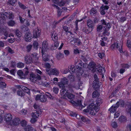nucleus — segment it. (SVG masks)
<instances>
[{"mask_svg": "<svg viewBox=\"0 0 131 131\" xmlns=\"http://www.w3.org/2000/svg\"><path fill=\"white\" fill-rule=\"evenodd\" d=\"M40 48L41 49V52L43 60L45 61H48V55L46 54V51L48 49V42L46 41H44L42 44V48Z\"/></svg>", "mask_w": 131, "mask_h": 131, "instance_id": "1", "label": "nucleus"}, {"mask_svg": "<svg viewBox=\"0 0 131 131\" xmlns=\"http://www.w3.org/2000/svg\"><path fill=\"white\" fill-rule=\"evenodd\" d=\"M14 18V14L12 12H4L1 14L0 16V24L4 23L6 19H13Z\"/></svg>", "mask_w": 131, "mask_h": 131, "instance_id": "2", "label": "nucleus"}, {"mask_svg": "<svg viewBox=\"0 0 131 131\" xmlns=\"http://www.w3.org/2000/svg\"><path fill=\"white\" fill-rule=\"evenodd\" d=\"M88 109L84 110V111L85 112H90V113L93 115H94L95 114L92 111H93V110H94L96 112H98L99 110V108L98 107H96L95 105L93 103H91L88 106Z\"/></svg>", "mask_w": 131, "mask_h": 131, "instance_id": "3", "label": "nucleus"}, {"mask_svg": "<svg viewBox=\"0 0 131 131\" xmlns=\"http://www.w3.org/2000/svg\"><path fill=\"white\" fill-rule=\"evenodd\" d=\"M17 73L21 78L25 79L29 73L28 69L26 67L24 69L23 71L21 70H19L17 71Z\"/></svg>", "mask_w": 131, "mask_h": 131, "instance_id": "4", "label": "nucleus"}, {"mask_svg": "<svg viewBox=\"0 0 131 131\" xmlns=\"http://www.w3.org/2000/svg\"><path fill=\"white\" fill-rule=\"evenodd\" d=\"M30 80L34 82H36L37 81L40 80L41 79L40 76L37 74H35L31 73L30 74Z\"/></svg>", "mask_w": 131, "mask_h": 131, "instance_id": "5", "label": "nucleus"}, {"mask_svg": "<svg viewBox=\"0 0 131 131\" xmlns=\"http://www.w3.org/2000/svg\"><path fill=\"white\" fill-rule=\"evenodd\" d=\"M35 99L36 100H39L42 102H45L47 101V98L45 95L38 94L36 96Z\"/></svg>", "mask_w": 131, "mask_h": 131, "instance_id": "6", "label": "nucleus"}, {"mask_svg": "<svg viewBox=\"0 0 131 131\" xmlns=\"http://www.w3.org/2000/svg\"><path fill=\"white\" fill-rule=\"evenodd\" d=\"M97 67L95 70V72L98 74L102 75V78H103L104 77V73L105 71V68L102 67Z\"/></svg>", "mask_w": 131, "mask_h": 131, "instance_id": "7", "label": "nucleus"}, {"mask_svg": "<svg viewBox=\"0 0 131 131\" xmlns=\"http://www.w3.org/2000/svg\"><path fill=\"white\" fill-rule=\"evenodd\" d=\"M72 104L73 106L75 107H79V108L80 110H81L82 108L84 107H85V105L84 106L83 105H82V102L81 100H78L77 101V102H75L74 101H72Z\"/></svg>", "mask_w": 131, "mask_h": 131, "instance_id": "8", "label": "nucleus"}, {"mask_svg": "<svg viewBox=\"0 0 131 131\" xmlns=\"http://www.w3.org/2000/svg\"><path fill=\"white\" fill-rule=\"evenodd\" d=\"M41 31L38 28H37L33 31V38H37L39 37L41 34Z\"/></svg>", "mask_w": 131, "mask_h": 131, "instance_id": "9", "label": "nucleus"}, {"mask_svg": "<svg viewBox=\"0 0 131 131\" xmlns=\"http://www.w3.org/2000/svg\"><path fill=\"white\" fill-rule=\"evenodd\" d=\"M83 63L82 62H78L75 63V65L76 66L77 69L76 70L78 73H80L81 74L82 73V68L81 67Z\"/></svg>", "mask_w": 131, "mask_h": 131, "instance_id": "10", "label": "nucleus"}, {"mask_svg": "<svg viewBox=\"0 0 131 131\" xmlns=\"http://www.w3.org/2000/svg\"><path fill=\"white\" fill-rule=\"evenodd\" d=\"M20 122V119L18 118H16L10 122V124L12 126H16L19 125Z\"/></svg>", "mask_w": 131, "mask_h": 131, "instance_id": "11", "label": "nucleus"}, {"mask_svg": "<svg viewBox=\"0 0 131 131\" xmlns=\"http://www.w3.org/2000/svg\"><path fill=\"white\" fill-rule=\"evenodd\" d=\"M87 25L90 29L91 31H92L94 27L93 21L90 19H89L87 21Z\"/></svg>", "mask_w": 131, "mask_h": 131, "instance_id": "12", "label": "nucleus"}, {"mask_svg": "<svg viewBox=\"0 0 131 131\" xmlns=\"http://www.w3.org/2000/svg\"><path fill=\"white\" fill-rule=\"evenodd\" d=\"M25 40L26 42H29L31 41L32 37L30 32H28L26 33L25 34Z\"/></svg>", "mask_w": 131, "mask_h": 131, "instance_id": "13", "label": "nucleus"}, {"mask_svg": "<svg viewBox=\"0 0 131 131\" xmlns=\"http://www.w3.org/2000/svg\"><path fill=\"white\" fill-rule=\"evenodd\" d=\"M95 63L93 62H90L88 65L89 69L91 70L92 72H95V70L96 68H95Z\"/></svg>", "mask_w": 131, "mask_h": 131, "instance_id": "14", "label": "nucleus"}, {"mask_svg": "<svg viewBox=\"0 0 131 131\" xmlns=\"http://www.w3.org/2000/svg\"><path fill=\"white\" fill-rule=\"evenodd\" d=\"M25 61L27 64L31 63L33 62L32 59V57L29 55H27L25 57Z\"/></svg>", "mask_w": 131, "mask_h": 131, "instance_id": "15", "label": "nucleus"}, {"mask_svg": "<svg viewBox=\"0 0 131 131\" xmlns=\"http://www.w3.org/2000/svg\"><path fill=\"white\" fill-rule=\"evenodd\" d=\"M94 80L93 83V86L98 85L99 84V79L98 78L96 74L94 75Z\"/></svg>", "mask_w": 131, "mask_h": 131, "instance_id": "16", "label": "nucleus"}, {"mask_svg": "<svg viewBox=\"0 0 131 131\" xmlns=\"http://www.w3.org/2000/svg\"><path fill=\"white\" fill-rule=\"evenodd\" d=\"M58 33L54 31L51 34V37L53 41H57L58 39Z\"/></svg>", "mask_w": 131, "mask_h": 131, "instance_id": "17", "label": "nucleus"}, {"mask_svg": "<svg viewBox=\"0 0 131 131\" xmlns=\"http://www.w3.org/2000/svg\"><path fill=\"white\" fill-rule=\"evenodd\" d=\"M59 71L57 69H52L51 71L48 73V74L49 75H57L59 74Z\"/></svg>", "mask_w": 131, "mask_h": 131, "instance_id": "18", "label": "nucleus"}, {"mask_svg": "<svg viewBox=\"0 0 131 131\" xmlns=\"http://www.w3.org/2000/svg\"><path fill=\"white\" fill-rule=\"evenodd\" d=\"M5 120L7 122L11 121L12 118V116L11 114L8 113L6 114L5 116Z\"/></svg>", "mask_w": 131, "mask_h": 131, "instance_id": "19", "label": "nucleus"}, {"mask_svg": "<svg viewBox=\"0 0 131 131\" xmlns=\"http://www.w3.org/2000/svg\"><path fill=\"white\" fill-rule=\"evenodd\" d=\"M60 95L62 96H63V98H65L68 94V92L66 91V89H62L60 91Z\"/></svg>", "mask_w": 131, "mask_h": 131, "instance_id": "20", "label": "nucleus"}, {"mask_svg": "<svg viewBox=\"0 0 131 131\" xmlns=\"http://www.w3.org/2000/svg\"><path fill=\"white\" fill-rule=\"evenodd\" d=\"M117 105L116 104L114 106L112 105L111 108L109 110V111H110L111 113H114L115 112L116 110V109L118 107L116 106Z\"/></svg>", "mask_w": 131, "mask_h": 131, "instance_id": "21", "label": "nucleus"}, {"mask_svg": "<svg viewBox=\"0 0 131 131\" xmlns=\"http://www.w3.org/2000/svg\"><path fill=\"white\" fill-rule=\"evenodd\" d=\"M24 129L26 131H36L35 129H33V128L29 125L26 126L24 128Z\"/></svg>", "mask_w": 131, "mask_h": 131, "instance_id": "22", "label": "nucleus"}, {"mask_svg": "<svg viewBox=\"0 0 131 131\" xmlns=\"http://www.w3.org/2000/svg\"><path fill=\"white\" fill-rule=\"evenodd\" d=\"M64 57V54L60 52H58L56 55V58L58 60H60Z\"/></svg>", "mask_w": 131, "mask_h": 131, "instance_id": "23", "label": "nucleus"}, {"mask_svg": "<svg viewBox=\"0 0 131 131\" xmlns=\"http://www.w3.org/2000/svg\"><path fill=\"white\" fill-rule=\"evenodd\" d=\"M109 29H108L107 28H104L103 31V34L104 35H106L107 36H108L110 35V32H109Z\"/></svg>", "mask_w": 131, "mask_h": 131, "instance_id": "24", "label": "nucleus"}, {"mask_svg": "<svg viewBox=\"0 0 131 131\" xmlns=\"http://www.w3.org/2000/svg\"><path fill=\"white\" fill-rule=\"evenodd\" d=\"M54 45H52L51 47V49L54 50L56 49L58 47L59 43L57 41H54Z\"/></svg>", "mask_w": 131, "mask_h": 131, "instance_id": "25", "label": "nucleus"}, {"mask_svg": "<svg viewBox=\"0 0 131 131\" xmlns=\"http://www.w3.org/2000/svg\"><path fill=\"white\" fill-rule=\"evenodd\" d=\"M68 68L69 71L71 73L75 72V68L73 66L71 65L70 66H69Z\"/></svg>", "mask_w": 131, "mask_h": 131, "instance_id": "26", "label": "nucleus"}, {"mask_svg": "<svg viewBox=\"0 0 131 131\" xmlns=\"http://www.w3.org/2000/svg\"><path fill=\"white\" fill-rule=\"evenodd\" d=\"M116 106H117L118 107L120 105L121 106L123 107L124 106L125 104L124 101L122 100H120L119 101L117 102L116 104Z\"/></svg>", "mask_w": 131, "mask_h": 131, "instance_id": "27", "label": "nucleus"}, {"mask_svg": "<svg viewBox=\"0 0 131 131\" xmlns=\"http://www.w3.org/2000/svg\"><path fill=\"white\" fill-rule=\"evenodd\" d=\"M16 2L17 0H9L8 2V4L14 6L16 5Z\"/></svg>", "mask_w": 131, "mask_h": 131, "instance_id": "28", "label": "nucleus"}, {"mask_svg": "<svg viewBox=\"0 0 131 131\" xmlns=\"http://www.w3.org/2000/svg\"><path fill=\"white\" fill-rule=\"evenodd\" d=\"M39 111H36V112L33 113L32 114V117H35L36 118H38L39 115Z\"/></svg>", "mask_w": 131, "mask_h": 131, "instance_id": "29", "label": "nucleus"}, {"mask_svg": "<svg viewBox=\"0 0 131 131\" xmlns=\"http://www.w3.org/2000/svg\"><path fill=\"white\" fill-rule=\"evenodd\" d=\"M17 94L18 96L23 97L24 96L25 93L20 89H19L17 91Z\"/></svg>", "mask_w": 131, "mask_h": 131, "instance_id": "30", "label": "nucleus"}, {"mask_svg": "<svg viewBox=\"0 0 131 131\" xmlns=\"http://www.w3.org/2000/svg\"><path fill=\"white\" fill-rule=\"evenodd\" d=\"M118 120L121 122H124L126 121L127 118L125 116H122L119 117Z\"/></svg>", "mask_w": 131, "mask_h": 131, "instance_id": "31", "label": "nucleus"}, {"mask_svg": "<svg viewBox=\"0 0 131 131\" xmlns=\"http://www.w3.org/2000/svg\"><path fill=\"white\" fill-rule=\"evenodd\" d=\"M67 96L70 100H73L74 99L75 95L71 93L68 92V94Z\"/></svg>", "mask_w": 131, "mask_h": 131, "instance_id": "32", "label": "nucleus"}, {"mask_svg": "<svg viewBox=\"0 0 131 131\" xmlns=\"http://www.w3.org/2000/svg\"><path fill=\"white\" fill-rule=\"evenodd\" d=\"M78 117H79L80 118H77V119H81V120L82 121L84 122H85L87 121L88 120V119L87 118H86L82 116H80V115H78Z\"/></svg>", "mask_w": 131, "mask_h": 131, "instance_id": "33", "label": "nucleus"}, {"mask_svg": "<svg viewBox=\"0 0 131 131\" xmlns=\"http://www.w3.org/2000/svg\"><path fill=\"white\" fill-rule=\"evenodd\" d=\"M7 24L10 26H13L16 24L15 21L12 20H11L7 22Z\"/></svg>", "mask_w": 131, "mask_h": 131, "instance_id": "34", "label": "nucleus"}, {"mask_svg": "<svg viewBox=\"0 0 131 131\" xmlns=\"http://www.w3.org/2000/svg\"><path fill=\"white\" fill-rule=\"evenodd\" d=\"M33 48L36 50H37L39 47V44L38 42L35 41L33 43Z\"/></svg>", "mask_w": 131, "mask_h": 131, "instance_id": "35", "label": "nucleus"}, {"mask_svg": "<svg viewBox=\"0 0 131 131\" xmlns=\"http://www.w3.org/2000/svg\"><path fill=\"white\" fill-rule=\"evenodd\" d=\"M100 95L99 93L97 91H94L92 94V97L93 98L96 97L97 96H99Z\"/></svg>", "mask_w": 131, "mask_h": 131, "instance_id": "36", "label": "nucleus"}, {"mask_svg": "<svg viewBox=\"0 0 131 131\" xmlns=\"http://www.w3.org/2000/svg\"><path fill=\"white\" fill-rule=\"evenodd\" d=\"M102 103V100L100 98H97L96 100V103L97 106L100 105Z\"/></svg>", "mask_w": 131, "mask_h": 131, "instance_id": "37", "label": "nucleus"}, {"mask_svg": "<svg viewBox=\"0 0 131 131\" xmlns=\"http://www.w3.org/2000/svg\"><path fill=\"white\" fill-rule=\"evenodd\" d=\"M6 84L4 82H0V88L3 89L6 87Z\"/></svg>", "mask_w": 131, "mask_h": 131, "instance_id": "38", "label": "nucleus"}, {"mask_svg": "<svg viewBox=\"0 0 131 131\" xmlns=\"http://www.w3.org/2000/svg\"><path fill=\"white\" fill-rule=\"evenodd\" d=\"M31 55L32 57L33 58V59L35 60H37L38 59V57L37 56V54L36 53H34L31 54Z\"/></svg>", "mask_w": 131, "mask_h": 131, "instance_id": "39", "label": "nucleus"}, {"mask_svg": "<svg viewBox=\"0 0 131 131\" xmlns=\"http://www.w3.org/2000/svg\"><path fill=\"white\" fill-rule=\"evenodd\" d=\"M116 48L118 49V50L121 52H124L123 51L122 49V46H121V45L118 43H117L116 44Z\"/></svg>", "mask_w": 131, "mask_h": 131, "instance_id": "40", "label": "nucleus"}, {"mask_svg": "<svg viewBox=\"0 0 131 131\" xmlns=\"http://www.w3.org/2000/svg\"><path fill=\"white\" fill-rule=\"evenodd\" d=\"M32 47V45H28L26 46V50L28 52H30Z\"/></svg>", "mask_w": 131, "mask_h": 131, "instance_id": "41", "label": "nucleus"}, {"mask_svg": "<svg viewBox=\"0 0 131 131\" xmlns=\"http://www.w3.org/2000/svg\"><path fill=\"white\" fill-rule=\"evenodd\" d=\"M18 88L19 89H21V90L23 91H25L27 90L28 91V89L27 87L22 85L18 86Z\"/></svg>", "mask_w": 131, "mask_h": 131, "instance_id": "42", "label": "nucleus"}, {"mask_svg": "<svg viewBox=\"0 0 131 131\" xmlns=\"http://www.w3.org/2000/svg\"><path fill=\"white\" fill-rule=\"evenodd\" d=\"M82 31L85 33L87 34L89 33L91 31L90 29V30H89L86 27H84L82 29Z\"/></svg>", "mask_w": 131, "mask_h": 131, "instance_id": "43", "label": "nucleus"}, {"mask_svg": "<svg viewBox=\"0 0 131 131\" xmlns=\"http://www.w3.org/2000/svg\"><path fill=\"white\" fill-rule=\"evenodd\" d=\"M126 112L128 114H131V105H128V108L126 109Z\"/></svg>", "mask_w": 131, "mask_h": 131, "instance_id": "44", "label": "nucleus"}, {"mask_svg": "<svg viewBox=\"0 0 131 131\" xmlns=\"http://www.w3.org/2000/svg\"><path fill=\"white\" fill-rule=\"evenodd\" d=\"M62 80V82L64 84H67L68 83V80L65 77L63 78Z\"/></svg>", "mask_w": 131, "mask_h": 131, "instance_id": "45", "label": "nucleus"}, {"mask_svg": "<svg viewBox=\"0 0 131 131\" xmlns=\"http://www.w3.org/2000/svg\"><path fill=\"white\" fill-rule=\"evenodd\" d=\"M96 13L97 11L96 9L95 8H93L91 10L90 14L92 15H93L95 14Z\"/></svg>", "mask_w": 131, "mask_h": 131, "instance_id": "46", "label": "nucleus"}, {"mask_svg": "<svg viewBox=\"0 0 131 131\" xmlns=\"http://www.w3.org/2000/svg\"><path fill=\"white\" fill-rule=\"evenodd\" d=\"M24 64L22 62H19L17 64V67L19 68H23L24 67Z\"/></svg>", "mask_w": 131, "mask_h": 131, "instance_id": "47", "label": "nucleus"}, {"mask_svg": "<svg viewBox=\"0 0 131 131\" xmlns=\"http://www.w3.org/2000/svg\"><path fill=\"white\" fill-rule=\"evenodd\" d=\"M59 85L60 88H61L62 89H66L65 88V86L64 84L62 82L60 83L59 84Z\"/></svg>", "mask_w": 131, "mask_h": 131, "instance_id": "48", "label": "nucleus"}, {"mask_svg": "<svg viewBox=\"0 0 131 131\" xmlns=\"http://www.w3.org/2000/svg\"><path fill=\"white\" fill-rule=\"evenodd\" d=\"M122 67L123 69H128L129 67V66L127 64H121Z\"/></svg>", "mask_w": 131, "mask_h": 131, "instance_id": "49", "label": "nucleus"}, {"mask_svg": "<svg viewBox=\"0 0 131 131\" xmlns=\"http://www.w3.org/2000/svg\"><path fill=\"white\" fill-rule=\"evenodd\" d=\"M103 28L102 25H99L97 26V31H100L102 30Z\"/></svg>", "mask_w": 131, "mask_h": 131, "instance_id": "50", "label": "nucleus"}, {"mask_svg": "<svg viewBox=\"0 0 131 131\" xmlns=\"http://www.w3.org/2000/svg\"><path fill=\"white\" fill-rule=\"evenodd\" d=\"M16 34L17 37H20L21 36V33L20 31L18 29H17L16 31Z\"/></svg>", "mask_w": 131, "mask_h": 131, "instance_id": "51", "label": "nucleus"}, {"mask_svg": "<svg viewBox=\"0 0 131 131\" xmlns=\"http://www.w3.org/2000/svg\"><path fill=\"white\" fill-rule=\"evenodd\" d=\"M53 92L55 94H57L58 93L59 91V89L57 87H54L53 89Z\"/></svg>", "mask_w": 131, "mask_h": 131, "instance_id": "52", "label": "nucleus"}, {"mask_svg": "<svg viewBox=\"0 0 131 131\" xmlns=\"http://www.w3.org/2000/svg\"><path fill=\"white\" fill-rule=\"evenodd\" d=\"M68 78L71 81H74L75 79V77L72 75H69L68 76Z\"/></svg>", "mask_w": 131, "mask_h": 131, "instance_id": "53", "label": "nucleus"}, {"mask_svg": "<svg viewBox=\"0 0 131 131\" xmlns=\"http://www.w3.org/2000/svg\"><path fill=\"white\" fill-rule=\"evenodd\" d=\"M4 35L5 36V37H3L2 38L3 39H6L7 38V37L8 36V33L7 32V31H5V32L4 31Z\"/></svg>", "mask_w": 131, "mask_h": 131, "instance_id": "54", "label": "nucleus"}, {"mask_svg": "<svg viewBox=\"0 0 131 131\" xmlns=\"http://www.w3.org/2000/svg\"><path fill=\"white\" fill-rule=\"evenodd\" d=\"M65 4V2L63 1L62 0L61 1L59 2L58 5L60 6H64Z\"/></svg>", "mask_w": 131, "mask_h": 131, "instance_id": "55", "label": "nucleus"}, {"mask_svg": "<svg viewBox=\"0 0 131 131\" xmlns=\"http://www.w3.org/2000/svg\"><path fill=\"white\" fill-rule=\"evenodd\" d=\"M111 125L112 127L114 128H116L117 127V124L115 122H112Z\"/></svg>", "mask_w": 131, "mask_h": 131, "instance_id": "56", "label": "nucleus"}, {"mask_svg": "<svg viewBox=\"0 0 131 131\" xmlns=\"http://www.w3.org/2000/svg\"><path fill=\"white\" fill-rule=\"evenodd\" d=\"M34 108L36 110L38 111L40 109V106L38 105L35 104L34 105Z\"/></svg>", "mask_w": 131, "mask_h": 131, "instance_id": "57", "label": "nucleus"}, {"mask_svg": "<svg viewBox=\"0 0 131 131\" xmlns=\"http://www.w3.org/2000/svg\"><path fill=\"white\" fill-rule=\"evenodd\" d=\"M79 39L78 38H74L73 40H71V42L72 43H75L78 42V40Z\"/></svg>", "mask_w": 131, "mask_h": 131, "instance_id": "58", "label": "nucleus"}, {"mask_svg": "<svg viewBox=\"0 0 131 131\" xmlns=\"http://www.w3.org/2000/svg\"><path fill=\"white\" fill-rule=\"evenodd\" d=\"M127 46L128 47H130L131 46V41L130 40H128L127 42Z\"/></svg>", "mask_w": 131, "mask_h": 131, "instance_id": "59", "label": "nucleus"}, {"mask_svg": "<svg viewBox=\"0 0 131 131\" xmlns=\"http://www.w3.org/2000/svg\"><path fill=\"white\" fill-rule=\"evenodd\" d=\"M26 122L25 120L22 121L21 122V125L23 127H24L26 125Z\"/></svg>", "mask_w": 131, "mask_h": 131, "instance_id": "60", "label": "nucleus"}, {"mask_svg": "<svg viewBox=\"0 0 131 131\" xmlns=\"http://www.w3.org/2000/svg\"><path fill=\"white\" fill-rule=\"evenodd\" d=\"M98 55L100 58L102 59L104 56L105 54L103 53H100L98 54Z\"/></svg>", "mask_w": 131, "mask_h": 131, "instance_id": "61", "label": "nucleus"}, {"mask_svg": "<svg viewBox=\"0 0 131 131\" xmlns=\"http://www.w3.org/2000/svg\"><path fill=\"white\" fill-rule=\"evenodd\" d=\"M100 41L101 42L100 45L102 47L104 46L107 44V43L103 41L100 40Z\"/></svg>", "mask_w": 131, "mask_h": 131, "instance_id": "62", "label": "nucleus"}, {"mask_svg": "<svg viewBox=\"0 0 131 131\" xmlns=\"http://www.w3.org/2000/svg\"><path fill=\"white\" fill-rule=\"evenodd\" d=\"M18 4L20 7L24 9L26 8V7L23 4H22L21 3L19 2L18 3Z\"/></svg>", "mask_w": 131, "mask_h": 131, "instance_id": "63", "label": "nucleus"}, {"mask_svg": "<svg viewBox=\"0 0 131 131\" xmlns=\"http://www.w3.org/2000/svg\"><path fill=\"white\" fill-rule=\"evenodd\" d=\"M126 20V18L125 17H122L120 18V21L121 22L123 23Z\"/></svg>", "mask_w": 131, "mask_h": 131, "instance_id": "64", "label": "nucleus"}]
</instances>
